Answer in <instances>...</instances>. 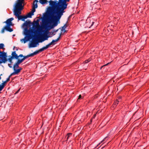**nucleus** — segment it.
Returning <instances> with one entry per match:
<instances>
[{
	"label": "nucleus",
	"instance_id": "obj_1",
	"mask_svg": "<svg viewBox=\"0 0 149 149\" xmlns=\"http://www.w3.org/2000/svg\"><path fill=\"white\" fill-rule=\"evenodd\" d=\"M69 1L70 0H60L57 3L52 0L49 1L50 5L52 7L55 6L56 8L54 9L49 7L47 9V13L51 16V22L52 23L51 25L48 26L50 29H53L57 25L58 22L65 12L64 10L67 8L68 4L66 2Z\"/></svg>",
	"mask_w": 149,
	"mask_h": 149
},
{
	"label": "nucleus",
	"instance_id": "obj_2",
	"mask_svg": "<svg viewBox=\"0 0 149 149\" xmlns=\"http://www.w3.org/2000/svg\"><path fill=\"white\" fill-rule=\"evenodd\" d=\"M24 1V0H17L15 4L14 13L21 12L24 8V5L22 4Z\"/></svg>",
	"mask_w": 149,
	"mask_h": 149
},
{
	"label": "nucleus",
	"instance_id": "obj_3",
	"mask_svg": "<svg viewBox=\"0 0 149 149\" xmlns=\"http://www.w3.org/2000/svg\"><path fill=\"white\" fill-rule=\"evenodd\" d=\"M62 35V33H61L60 35L58 37V38H57L56 40H53L51 42L49 43L48 45H47L45 47H43L42 48L40 49L38 51L39 52H42L44 50L48 48L49 46L51 45H52L53 43H54V42L58 41L60 39L61 35Z\"/></svg>",
	"mask_w": 149,
	"mask_h": 149
},
{
	"label": "nucleus",
	"instance_id": "obj_4",
	"mask_svg": "<svg viewBox=\"0 0 149 149\" xmlns=\"http://www.w3.org/2000/svg\"><path fill=\"white\" fill-rule=\"evenodd\" d=\"M6 57V53L3 51H0V64L2 63H5L7 61Z\"/></svg>",
	"mask_w": 149,
	"mask_h": 149
},
{
	"label": "nucleus",
	"instance_id": "obj_5",
	"mask_svg": "<svg viewBox=\"0 0 149 149\" xmlns=\"http://www.w3.org/2000/svg\"><path fill=\"white\" fill-rule=\"evenodd\" d=\"M32 33V30H28L26 28L25 29L24 33V34L26 35L25 38H26V37L27 38V40H28L31 38Z\"/></svg>",
	"mask_w": 149,
	"mask_h": 149
},
{
	"label": "nucleus",
	"instance_id": "obj_6",
	"mask_svg": "<svg viewBox=\"0 0 149 149\" xmlns=\"http://www.w3.org/2000/svg\"><path fill=\"white\" fill-rule=\"evenodd\" d=\"M21 14V12L14 13V15L18 18V20H22V21H24L25 19H26L25 18V16L20 15Z\"/></svg>",
	"mask_w": 149,
	"mask_h": 149
},
{
	"label": "nucleus",
	"instance_id": "obj_7",
	"mask_svg": "<svg viewBox=\"0 0 149 149\" xmlns=\"http://www.w3.org/2000/svg\"><path fill=\"white\" fill-rule=\"evenodd\" d=\"M11 55L12 57L16 59H18L19 57H22L23 56V55L22 54H20L19 56H18L17 54H16L15 51L13 52Z\"/></svg>",
	"mask_w": 149,
	"mask_h": 149
},
{
	"label": "nucleus",
	"instance_id": "obj_8",
	"mask_svg": "<svg viewBox=\"0 0 149 149\" xmlns=\"http://www.w3.org/2000/svg\"><path fill=\"white\" fill-rule=\"evenodd\" d=\"M94 22L91 21L90 18H88L86 20V24L88 26V27L90 28L93 25Z\"/></svg>",
	"mask_w": 149,
	"mask_h": 149
},
{
	"label": "nucleus",
	"instance_id": "obj_9",
	"mask_svg": "<svg viewBox=\"0 0 149 149\" xmlns=\"http://www.w3.org/2000/svg\"><path fill=\"white\" fill-rule=\"evenodd\" d=\"M14 19L13 17L10 18L8 19L5 22L6 24V25L12 26V24L11 21Z\"/></svg>",
	"mask_w": 149,
	"mask_h": 149
},
{
	"label": "nucleus",
	"instance_id": "obj_10",
	"mask_svg": "<svg viewBox=\"0 0 149 149\" xmlns=\"http://www.w3.org/2000/svg\"><path fill=\"white\" fill-rule=\"evenodd\" d=\"M121 97L120 96L118 99L116 100L114 102L112 105L113 107L115 108L116 106V105L118 104V102L121 101Z\"/></svg>",
	"mask_w": 149,
	"mask_h": 149
},
{
	"label": "nucleus",
	"instance_id": "obj_11",
	"mask_svg": "<svg viewBox=\"0 0 149 149\" xmlns=\"http://www.w3.org/2000/svg\"><path fill=\"white\" fill-rule=\"evenodd\" d=\"M10 26H11L6 25L5 26L6 30L10 32L12 31L13 30L12 29L10 28Z\"/></svg>",
	"mask_w": 149,
	"mask_h": 149
},
{
	"label": "nucleus",
	"instance_id": "obj_12",
	"mask_svg": "<svg viewBox=\"0 0 149 149\" xmlns=\"http://www.w3.org/2000/svg\"><path fill=\"white\" fill-rule=\"evenodd\" d=\"M22 69V68L17 69H13L14 70V72L15 74H18V73L20 72L21 70Z\"/></svg>",
	"mask_w": 149,
	"mask_h": 149
},
{
	"label": "nucleus",
	"instance_id": "obj_13",
	"mask_svg": "<svg viewBox=\"0 0 149 149\" xmlns=\"http://www.w3.org/2000/svg\"><path fill=\"white\" fill-rule=\"evenodd\" d=\"M31 23V22L29 21H26L23 24V26L24 27H27Z\"/></svg>",
	"mask_w": 149,
	"mask_h": 149
},
{
	"label": "nucleus",
	"instance_id": "obj_14",
	"mask_svg": "<svg viewBox=\"0 0 149 149\" xmlns=\"http://www.w3.org/2000/svg\"><path fill=\"white\" fill-rule=\"evenodd\" d=\"M38 2V0H35L33 1V5L32 7L37 8L38 7V5L37 3Z\"/></svg>",
	"mask_w": 149,
	"mask_h": 149
},
{
	"label": "nucleus",
	"instance_id": "obj_15",
	"mask_svg": "<svg viewBox=\"0 0 149 149\" xmlns=\"http://www.w3.org/2000/svg\"><path fill=\"white\" fill-rule=\"evenodd\" d=\"M33 15L31 12H30L28 13L25 16V18L26 19L28 17L31 18V16Z\"/></svg>",
	"mask_w": 149,
	"mask_h": 149
},
{
	"label": "nucleus",
	"instance_id": "obj_16",
	"mask_svg": "<svg viewBox=\"0 0 149 149\" xmlns=\"http://www.w3.org/2000/svg\"><path fill=\"white\" fill-rule=\"evenodd\" d=\"M39 2L42 4L47 3L48 2L47 0H39Z\"/></svg>",
	"mask_w": 149,
	"mask_h": 149
},
{
	"label": "nucleus",
	"instance_id": "obj_17",
	"mask_svg": "<svg viewBox=\"0 0 149 149\" xmlns=\"http://www.w3.org/2000/svg\"><path fill=\"white\" fill-rule=\"evenodd\" d=\"M49 38V36H48L47 35H46L45 36H44L42 39L40 41V42H42L43 41L45 40H47L48 38Z\"/></svg>",
	"mask_w": 149,
	"mask_h": 149
},
{
	"label": "nucleus",
	"instance_id": "obj_18",
	"mask_svg": "<svg viewBox=\"0 0 149 149\" xmlns=\"http://www.w3.org/2000/svg\"><path fill=\"white\" fill-rule=\"evenodd\" d=\"M37 44V43L36 42L33 41L31 43V46L32 47H35L36 46Z\"/></svg>",
	"mask_w": 149,
	"mask_h": 149
},
{
	"label": "nucleus",
	"instance_id": "obj_19",
	"mask_svg": "<svg viewBox=\"0 0 149 149\" xmlns=\"http://www.w3.org/2000/svg\"><path fill=\"white\" fill-rule=\"evenodd\" d=\"M19 64H18L17 62L14 65L13 67V69H17V68H19Z\"/></svg>",
	"mask_w": 149,
	"mask_h": 149
},
{
	"label": "nucleus",
	"instance_id": "obj_20",
	"mask_svg": "<svg viewBox=\"0 0 149 149\" xmlns=\"http://www.w3.org/2000/svg\"><path fill=\"white\" fill-rule=\"evenodd\" d=\"M108 139V137H106L100 143H99L97 146V147L99 145H100L101 143H102V142H104V143H105L106 142V141Z\"/></svg>",
	"mask_w": 149,
	"mask_h": 149
},
{
	"label": "nucleus",
	"instance_id": "obj_21",
	"mask_svg": "<svg viewBox=\"0 0 149 149\" xmlns=\"http://www.w3.org/2000/svg\"><path fill=\"white\" fill-rule=\"evenodd\" d=\"M39 52L38 50L36 51L35 52H34L33 53L31 54V56H32L34 55H36Z\"/></svg>",
	"mask_w": 149,
	"mask_h": 149
},
{
	"label": "nucleus",
	"instance_id": "obj_22",
	"mask_svg": "<svg viewBox=\"0 0 149 149\" xmlns=\"http://www.w3.org/2000/svg\"><path fill=\"white\" fill-rule=\"evenodd\" d=\"M17 59L18 60L17 62L19 64L22 63L24 61L22 58L21 59Z\"/></svg>",
	"mask_w": 149,
	"mask_h": 149
},
{
	"label": "nucleus",
	"instance_id": "obj_23",
	"mask_svg": "<svg viewBox=\"0 0 149 149\" xmlns=\"http://www.w3.org/2000/svg\"><path fill=\"white\" fill-rule=\"evenodd\" d=\"M31 54H30L29 55H28L26 56H23V58H22V59L24 61L27 58H28L29 57H31Z\"/></svg>",
	"mask_w": 149,
	"mask_h": 149
},
{
	"label": "nucleus",
	"instance_id": "obj_24",
	"mask_svg": "<svg viewBox=\"0 0 149 149\" xmlns=\"http://www.w3.org/2000/svg\"><path fill=\"white\" fill-rule=\"evenodd\" d=\"M35 7H32V10L31 12L33 15L35 11L36 10L35 8H36Z\"/></svg>",
	"mask_w": 149,
	"mask_h": 149
},
{
	"label": "nucleus",
	"instance_id": "obj_25",
	"mask_svg": "<svg viewBox=\"0 0 149 149\" xmlns=\"http://www.w3.org/2000/svg\"><path fill=\"white\" fill-rule=\"evenodd\" d=\"M13 58V57H12V56H11L10 58H8V60L9 61V62H10V63H12L13 62H12V60Z\"/></svg>",
	"mask_w": 149,
	"mask_h": 149
},
{
	"label": "nucleus",
	"instance_id": "obj_26",
	"mask_svg": "<svg viewBox=\"0 0 149 149\" xmlns=\"http://www.w3.org/2000/svg\"><path fill=\"white\" fill-rule=\"evenodd\" d=\"M4 87V86L2 84L0 85V91Z\"/></svg>",
	"mask_w": 149,
	"mask_h": 149
},
{
	"label": "nucleus",
	"instance_id": "obj_27",
	"mask_svg": "<svg viewBox=\"0 0 149 149\" xmlns=\"http://www.w3.org/2000/svg\"><path fill=\"white\" fill-rule=\"evenodd\" d=\"M72 133H69L67 134V139H68L69 137L70 136H72Z\"/></svg>",
	"mask_w": 149,
	"mask_h": 149
},
{
	"label": "nucleus",
	"instance_id": "obj_28",
	"mask_svg": "<svg viewBox=\"0 0 149 149\" xmlns=\"http://www.w3.org/2000/svg\"><path fill=\"white\" fill-rule=\"evenodd\" d=\"M91 61V60L90 59H89L88 60H86L85 61H84V63H88L89 62Z\"/></svg>",
	"mask_w": 149,
	"mask_h": 149
},
{
	"label": "nucleus",
	"instance_id": "obj_29",
	"mask_svg": "<svg viewBox=\"0 0 149 149\" xmlns=\"http://www.w3.org/2000/svg\"><path fill=\"white\" fill-rule=\"evenodd\" d=\"M6 30L5 29V27H4L2 29L1 31V33H4V30Z\"/></svg>",
	"mask_w": 149,
	"mask_h": 149
},
{
	"label": "nucleus",
	"instance_id": "obj_30",
	"mask_svg": "<svg viewBox=\"0 0 149 149\" xmlns=\"http://www.w3.org/2000/svg\"><path fill=\"white\" fill-rule=\"evenodd\" d=\"M7 82L6 81H5L3 83H2L1 84L2 85H3L4 86H5V84L7 83Z\"/></svg>",
	"mask_w": 149,
	"mask_h": 149
},
{
	"label": "nucleus",
	"instance_id": "obj_31",
	"mask_svg": "<svg viewBox=\"0 0 149 149\" xmlns=\"http://www.w3.org/2000/svg\"><path fill=\"white\" fill-rule=\"evenodd\" d=\"M15 74L14 73V72H13L10 75V76H9V77L10 78V77H11V76L13 75H15Z\"/></svg>",
	"mask_w": 149,
	"mask_h": 149
},
{
	"label": "nucleus",
	"instance_id": "obj_32",
	"mask_svg": "<svg viewBox=\"0 0 149 149\" xmlns=\"http://www.w3.org/2000/svg\"><path fill=\"white\" fill-rule=\"evenodd\" d=\"M10 78L8 77L6 79V81L8 82L9 81Z\"/></svg>",
	"mask_w": 149,
	"mask_h": 149
},
{
	"label": "nucleus",
	"instance_id": "obj_33",
	"mask_svg": "<svg viewBox=\"0 0 149 149\" xmlns=\"http://www.w3.org/2000/svg\"><path fill=\"white\" fill-rule=\"evenodd\" d=\"M12 63H11V64H8V66L10 67V68H11L12 67Z\"/></svg>",
	"mask_w": 149,
	"mask_h": 149
},
{
	"label": "nucleus",
	"instance_id": "obj_34",
	"mask_svg": "<svg viewBox=\"0 0 149 149\" xmlns=\"http://www.w3.org/2000/svg\"><path fill=\"white\" fill-rule=\"evenodd\" d=\"M82 99V98H81V95H80L79 96V97H78V99Z\"/></svg>",
	"mask_w": 149,
	"mask_h": 149
},
{
	"label": "nucleus",
	"instance_id": "obj_35",
	"mask_svg": "<svg viewBox=\"0 0 149 149\" xmlns=\"http://www.w3.org/2000/svg\"><path fill=\"white\" fill-rule=\"evenodd\" d=\"M110 63H107V64H105L103 66H102L101 68H102V67L103 66H105L106 65H108V64H109Z\"/></svg>",
	"mask_w": 149,
	"mask_h": 149
},
{
	"label": "nucleus",
	"instance_id": "obj_36",
	"mask_svg": "<svg viewBox=\"0 0 149 149\" xmlns=\"http://www.w3.org/2000/svg\"><path fill=\"white\" fill-rule=\"evenodd\" d=\"M20 90V89H19L18 91H17L15 93V94H16V93H17Z\"/></svg>",
	"mask_w": 149,
	"mask_h": 149
},
{
	"label": "nucleus",
	"instance_id": "obj_37",
	"mask_svg": "<svg viewBox=\"0 0 149 149\" xmlns=\"http://www.w3.org/2000/svg\"><path fill=\"white\" fill-rule=\"evenodd\" d=\"M23 40H24V43H25L26 42V41L24 39H23Z\"/></svg>",
	"mask_w": 149,
	"mask_h": 149
},
{
	"label": "nucleus",
	"instance_id": "obj_38",
	"mask_svg": "<svg viewBox=\"0 0 149 149\" xmlns=\"http://www.w3.org/2000/svg\"><path fill=\"white\" fill-rule=\"evenodd\" d=\"M1 79V76H0V80Z\"/></svg>",
	"mask_w": 149,
	"mask_h": 149
},
{
	"label": "nucleus",
	"instance_id": "obj_39",
	"mask_svg": "<svg viewBox=\"0 0 149 149\" xmlns=\"http://www.w3.org/2000/svg\"><path fill=\"white\" fill-rule=\"evenodd\" d=\"M38 33H40V32H38Z\"/></svg>",
	"mask_w": 149,
	"mask_h": 149
}]
</instances>
